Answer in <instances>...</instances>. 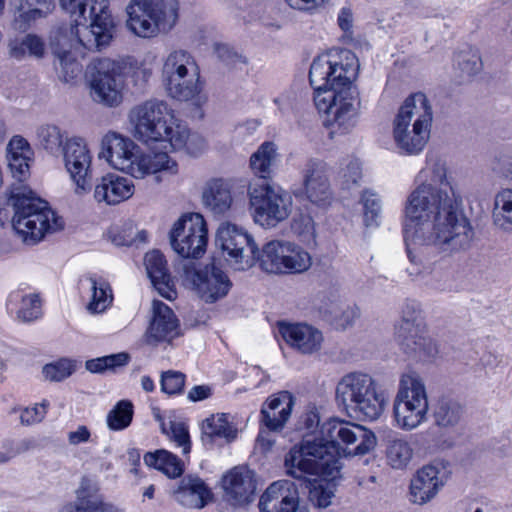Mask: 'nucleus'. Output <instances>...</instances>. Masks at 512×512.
I'll list each match as a JSON object with an SVG mask.
<instances>
[{"instance_id":"obj_1","label":"nucleus","mask_w":512,"mask_h":512,"mask_svg":"<svg viewBox=\"0 0 512 512\" xmlns=\"http://www.w3.org/2000/svg\"><path fill=\"white\" fill-rule=\"evenodd\" d=\"M419 183L408 194L404 205L403 232L408 258L421 265L418 246L431 245L444 253L467 250L474 230L461 209L447 161L430 153L417 177Z\"/></svg>"},{"instance_id":"obj_2","label":"nucleus","mask_w":512,"mask_h":512,"mask_svg":"<svg viewBox=\"0 0 512 512\" xmlns=\"http://www.w3.org/2000/svg\"><path fill=\"white\" fill-rule=\"evenodd\" d=\"M352 52L333 48L316 57L309 71L313 102L329 130V138L348 135L352 129Z\"/></svg>"},{"instance_id":"obj_3","label":"nucleus","mask_w":512,"mask_h":512,"mask_svg":"<svg viewBox=\"0 0 512 512\" xmlns=\"http://www.w3.org/2000/svg\"><path fill=\"white\" fill-rule=\"evenodd\" d=\"M349 425V422L330 419L321 426V439L304 440L300 445L292 447L285 457L287 473L294 478L311 474L335 479L340 473L339 460L335 454L341 443H352Z\"/></svg>"},{"instance_id":"obj_4","label":"nucleus","mask_w":512,"mask_h":512,"mask_svg":"<svg viewBox=\"0 0 512 512\" xmlns=\"http://www.w3.org/2000/svg\"><path fill=\"white\" fill-rule=\"evenodd\" d=\"M128 118L135 138L143 143L168 142L175 150L186 147L189 151L193 142L199 143L200 149L204 147V140L191 135L164 100L154 98L135 105Z\"/></svg>"},{"instance_id":"obj_5","label":"nucleus","mask_w":512,"mask_h":512,"mask_svg":"<svg viewBox=\"0 0 512 512\" xmlns=\"http://www.w3.org/2000/svg\"><path fill=\"white\" fill-rule=\"evenodd\" d=\"M432 107L425 94L418 92L405 99L392 123V136L401 154L419 155L430 139Z\"/></svg>"},{"instance_id":"obj_6","label":"nucleus","mask_w":512,"mask_h":512,"mask_svg":"<svg viewBox=\"0 0 512 512\" xmlns=\"http://www.w3.org/2000/svg\"><path fill=\"white\" fill-rule=\"evenodd\" d=\"M135 147L132 140L118 133L109 132L102 138L99 157L107 160L115 169L138 179L161 171L170 174L178 172L177 163L166 152L136 154Z\"/></svg>"},{"instance_id":"obj_7","label":"nucleus","mask_w":512,"mask_h":512,"mask_svg":"<svg viewBox=\"0 0 512 512\" xmlns=\"http://www.w3.org/2000/svg\"><path fill=\"white\" fill-rule=\"evenodd\" d=\"M7 203L14 211L12 226L27 244L38 243L45 233L58 228L55 214L47 202L23 184L11 188Z\"/></svg>"},{"instance_id":"obj_8","label":"nucleus","mask_w":512,"mask_h":512,"mask_svg":"<svg viewBox=\"0 0 512 512\" xmlns=\"http://www.w3.org/2000/svg\"><path fill=\"white\" fill-rule=\"evenodd\" d=\"M127 29L137 37L150 39L167 34L179 17L178 0H131L126 6Z\"/></svg>"},{"instance_id":"obj_9","label":"nucleus","mask_w":512,"mask_h":512,"mask_svg":"<svg viewBox=\"0 0 512 512\" xmlns=\"http://www.w3.org/2000/svg\"><path fill=\"white\" fill-rule=\"evenodd\" d=\"M428 411V395L423 379L414 372L403 374L393 403L397 426L404 431H412L426 422Z\"/></svg>"},{"instance_id":"obj_10","label":"nucleus","mask_w":512,"mask_h":512,"mask_svg":"<svg viewBox=\"0 0 512 512\" xmlns=\"http://www.w3.org/2000/svg\"><path fill=\"white\" fill-rule=\"evenodd\" d=\"M90 25L81 24L75 18V24L59 30L60 42L66 43L69 49L83 47L89 51H100L107 47L113 37V20L105 1L101 0L96 13H87Z\"/></svg>"},{"instance_id":"obj_11","label":"nucleus","mask_w":512,"mask_h":512,"mask_svg":"<svg viewBox=\"0 0 512 512\" xmlns=\"http://www.w3.org/2000/svg\"><path fill=\"white\" fill-rule=\"evenodd\" d=\"M249 200L256 223L275 227L286 220L292 211V196L270 181L254 182L249 187Z\"/></svg>"},{"instance_id":"obj_12","label":"nucleus","mask_w":512,"mask_h":512,"mask_svg":"<svg viewBox=\"0 0 512 512\" xmlns=\"http://www.w3.org/2000/svg\"><path fill=\"white\" fill-rule=\"evenodd\" d=\"M256 261L267 273L300 274L312 265L310 254L298 244L286 240H271L256 253Z\"/></svg>"},{"instance_id":"obj_13","label":"nucleus","mask_w":512,"mask_h":512,"mask_svg":"<svg viewBox=\"0 0 512 512\" xmlns=\"http://www.w3.org/2000/svg\"><path fill=\"white\" fill-rule=\"evenodd\" d=\"M216 245L224 259L236 270H245L256 262L258 247L248 232L235 224L221 223L216 233Z\"/></svg>"},{"instance_id":"obj_14","label":"nucleus","mask_w":512,"mask_h":512,"mask_svg":"<svg viewBox=\"0 0 512 512\" xmlns=\"http://www.w3.org/2000/svg\"><path fill=\"white\" fill-rule=\"evenodd\" d=\"M207 241L206 222L199 213L183 215L170 232L173 250L184 258L201 257L206 250Z\"/></svg>"},{"instance_id":"obj_15","label":"nucleus","mask_w":512,"mask_h":512,"mask_svg":"<svg viewBox=\"0 0 512 512\" xmlns=\"http://www.w3.org/2000/svg\"><path fill=\"white\" fill-rule=\"evenodd\" d=\"M122 66L119 62L102 58L97 60L91 74V96L107 107H116L122 102Z\"/></svg>"},{"instance_id":"obj_16","label":"nucleus","mask_w":512,"mask_h":512,"mask_svg":"<svg viewBox=\"0 0 512 512\" xmlns=\"http://www.w3.org/2000/svg\"><path fill=\"white\" fill-rule=\"evenodd\" d=\"M64 165L75 185L74 193L84 196L91 191L92 155L84 138H67L62 148Z\"/></svg>"},{"instance_id":"obj_17","label":"nucleus","mask_w":512,"mask_h":512,"mask_svg":"<svg viewBox=\"0 0 512 512\" xmlns=\"http://www.w3.org/2000/svg\"><path fill=\"white\" fill-rule=\"evenodd\" d=\"M184 281L189 283L197 295L206 303H215L224 298L232 287L227 274L214 264L203 268L184 267Z\"/></svg>"},{"instance_id":"obj_18","label":"nucleus","mask_w":512,"mask_h":512,"mask_svg":"<svg viewBox=\"0 0 512 512\" xmlns=\"http://www.w3.org/2000/svg\"><path fill=\"white\" fill-rule=\"evenodd\" d=\"M450 477L447 463L434 461L420 468L410 482V501L424 505L433 500Z\"/></svg>"},{"instance_id":"obj_19","label":"nucleus","mask_w":512,"mask_h":512,"mask_svg":"<svg viewBox=\"0 0 512 512\" xmlns=\"http://www.w3.org/2000/svg\"><path fill=\"white\" fill-rule=\"evenodd\" d=\"M386 399L372 377L354 374V418L374 421L384 411Z\"/></svg>"},{"instance_id":"obj_20","label":"nucleus","mask_w":512,"mask_h":512,"mask_svg":"<svg viewBox=\"0 0 512 512\" xmlns=\"http://www.w3.org/2000/svg\"><path fill=\"white\" fill-rule=\"evenodd\" d=\"M395 338L407 354L426 358L433 357L438 353L437 344L430 337L426 323L396 327Z\"/></svg>"},{"instance_id":"obj_21","label":"nucleus","mask_w":512,"mask_h":512,"mask_svg":"<svg viewBox=\"0 0 512 512\" xmlns=\"http://www.w3.org/2000/svg\"><path fill=\"white\" fill-rule=\"evenodd\" d=\"M171 496L188 509H202L213 499V493L206 483L192 475L183 477L171 490Z\"/></svg>"},{"instance_id":"obj_22","label":"nucleus","mask_w":512,"mask_h":512,"mask_svg":"<svg viewBox=\"0 0 512 512\" xmlns=\"http://www.w3.org/2000/svg\"><path fill=\"white\" fill-rule=\"evenodd\" d=\"M178 335L179 322L172 309L159 300H153L152 318L145 334L147 343L171 341Z\"/></svg>"},{"instance_id":"obj_23","label":"nucleus","mask_w":512,"mask_h":512,"mask_svg":"<svg viewBox=\"0 0 512 512\" xmlns=\"http://www.w3.org/2000/svg\"><path fill=\"white\" fill-rule=\"evenodd\" d=\"M134 191L135 186L131 179L108 173L97 179L93 198L97 203L117 205L132 197Z\"/></svg>"},{"instance_id":"obj_24","label":"nucleus","mask_w":512,"mask_h":512,"mask_svg":"<svg viewBox=\"0 0 512 512\" xmlns=\"http://www.w3.org/2000/svg\"><path fill=\"white\" fill-rule=\"evenodd\" d=\"M304 190L307 199L317 206L325 207L331 203L332 191L323 162L311 160L307 163Z\"/></svg>"},{"instance_id":"obj_25","label":"nucleus","mask_w":512,"mask_h":512,"mask_svg":"<svg viewBox=\"0 0 512 512\" xmlns=\"http://www.w3.org/2000/svg\"><path fill=\"white\" fill-rule=\"evenodd\" d=\"M224 499L233 506H242L252 501L256 489L249 471L235 467L222 478Z\"/></svg>"},{"instance_id":"obj_26","label":"nucleus","mask_w":512,"mask_h":512,"mask_svg":"<svg viewBox=\"0 0 512 512\" xmlns=\"http://www.w3.org/2000/svg\"><path fill=\"white\" fill-rule=\"evenodd\" d=\"M279 333L289 346L302 354L317 352L323 341L321 331L308 324L280 323Z\"/></svg>"},{"instance_id":"obj_27","label":"nucleus","mask_w":512,"mask_h":512,"mask_svg":"<svg viewBox=\"0 0 512 512\" xmlns=\"http://www.w3.org/2000/svg\"><path fill=\"white\" fill-rule=\"evenodd\" d=\"M144 265L147 275L159 295L170 301L175 299L177 292L174 281L168 272L164 255L158 250L150 251L145 255Z\"/></svg>"},{"instance_id":"obj_28","label":"nucleus","mask_w":512,"mask_h":512,"mask_svg":"<svg viewBox=\"0 0 512 512\" xmlns=\"http://www.w3.org/2000/svg\"><path fill=\"white\" fill-rule=\"evenodd\" d=\"M60 512H121V510L105 502L92 482L83 478L76 491L75 502L64 505Z\"/></svg>"},{"instance_id":"obj_29","label":"nucleus","mask_w":512,"mask_h":512,"mask_svg":"<svg viewBox=\"0 0 512 512\" xmlns=\"http://www.w3.org/2000/svg\"><path fill=\"white\" fill-rule=\"evenodd\" d=\"M294 404L295 399L288 391L272 395L261 409V422L270 431L281 430L288 421Z\"/></svg>"},{"instance_id":"obj_30","label":"nucleus","mask_w":512,"mask_h":512,"mask_svg":"<svg viewBox=\"0 0 512 512\" xmlns=\"http://www.w3.org/2000/svg\"><path fill=\"white\" fill-rule=\"evenodd\" d=\"M201 439L205 445H224L236 440L238 429L225 413L213 414L206 418L201 427Z\"/></svg>"},{"instance_id":"obj_31","label":"nucleus","mask_w":512,"mask_h":512,"mask_svg":"<svg viewBox=\"0 0 512 512\" xmlns=\"http://www.w3.org/2000/svg\"><path fill=\"white\" fill-rule=\"evenodd\" d=\"M169 97L178 101H195L199 104L202 101L203 82L200 77V69L193 71L187 76L180 75L178 78L163 82Z\"/></svg>"},{"instance_id":"obj_32","label":"nucleus","mask_w":512,"mask_h":512,"mask_svg":"<svg viewBox=\"0 0 512 512\" xmlns=\"http://www.w3.org/2000/svg\"><path fill=\"white\" fill-rule=\"evenodd\" d=\"M54 9L52 0H19L15 6V29L26 31L37 20L47 17Z\"/></svg>"},{"instance_id":"obj_33","label":"nucleus","mask_w":512,"mask_h":512,"mask_svg":"<svg viewBox=\"0 0 512 512\" xmlns=\"http://www.w3.org/2000/svg\"><path fill=\"white\" fill-rule=\"evenodd\" d=\"M202 201L214 214L226 213L233 201L231 184L222 178L209 180L203 189Z\"/></svg>"},{"instance_id":"obj_34","label":"nucleus","mask_w":512,"mask_h":512,"mask_svg":"<svg viewBox=\"0 0 512 512\" xmlns=\"http://www.w3.org/2000/svg\"><path fill=\"white\" fill-rule=\"evenodd\" d=\"M199 70L194 56L184 49H173L164 58L161 69L162 83L180 75L187 76L193 71Z\"/></svg>"},{"instance_id":"obj_35","label":"nucleus","mask_w":512,"mask_h":512,"mask_svg":"<svg viewBox=\"0 0 512 512\" xmlns=\"http://www.w3.org/2000/svg\"><path fill=\"white\" fill-rule=\"evenodd\" d=\"M463 416V406L450 398L439 399L433 408L434 423L441 429H454L462 421Z\"/></svg>"},{"instance_id":"obj_36","label":"nucleus","mask_w":512,"mask_h":512,"mask_svg":"<svg viewBox=\"0 0 512 512\" xmlns=\"http://www.w3.org/2000/svg\"><path fill=\"white\" fill-rule=\"evenodd\" d=\"M90 284L91 296L86 305L90 314H102L113 303V292L110 284L103 278L91 275L87 278Z\"/></svg>"},{"instance_id":"obj_37","label":"nucleus","mask_w":512,"mask_h":512,"mask_svg":"<svg viewBox=\"0 0 512 512\" xmlns=\"http://www.w3.org/2000/svg\"><path fill=\"white\" fill-rule=\"evenodd\" d=\"M377 443V437L372 430L354 423V465L358 462L366 465L374 460Z\"/></svg>"},{"instance_id":"obj_38","label":"nucleus","mask_w":512,"mask_h":512,"mask_svg":"<svg viewBox=\"0 0 512 512\" xmlns=\"http://www.w3.org/2000/svg\"><path fill=\"white\" fill-rule=\"evenodd\" d=\"M492 222L498 230L512 233V188H504L496 193Z\"/></svg>"},{"instance_id":"obj_39","label":"nucleus","mask_w":512,"mask_h":512,"mask_svg":"<svg viewBox=\"0 0 512 512\" xmlns=\"http://www.w3.org/2000/svg\"><path fill=\"white\" fill-rule=\"evenodd\" d=\"M143 459L147 466L161 471L169 478L180 477L184 472L182 461L164 449L147 452Z\"/></svg>"},{"instance_id":"obj_40","label":"nucleus","mask_w":512,"mask_h":512,"mask_svg":"<svg viewBox=\"0 0 512 512\" xmlns=\"http://www.w3.org/2000/svg\"><path fill=\"white\" fill-rule=\"evenodd\" d=\"M277 148L273 142L262 143L250 157V166L259 177L256 182L269 181L272 167L276 161Z\"/></svg>"},{"instance_id":"obj_41","label":"nucleus","mask_w":512,"mask_h":512,"mask_svg":"<svg viewBox=\"0 0 512 512\" xmlns=\"http://www.w3.org/2000/svg\"><path fill=\"white\" fill-rule=\"evenodd\" d=\"M413 448L410 442L402 437L389 438L385 447L387 464L397 470L405 469L413 458Z\"/></svg>"},{"instance_id":"obj_42","label":"nucleus","mask_w":512,"mask_h":512,"mask_svg":"<svg viewBox=\"0 0 512 512\" xmlns=\"http://www.w3.org/2000/svg\"><path fill=\"white\" fill-rule=\"evenodd\" d=\"M45 50L44 40L35 34H27L21 40H14L9 43L10 55L18 60L25 58L27 55L42 58Z\"/></svg>"},{"instance_id":"obj_43","label":"nucleus","mask_w":512,"mask_h":512,"mask_svg":"<svg viewBox=\"0 0 512 512\" xmlns=\"http://www.w3.org/2000/svg\"><path fill=\"white\" fill-rule=\"evenodd\" d=\"M306 489L309 502L317 508H327L335 496V483L326 479L309 480Z\"/></svg>"},{"instance_id":"obj_44","label":"nucleus","mask_w":512,"mask_h":512,"mask_svg":"<svg viewBox=\"0 0 512 512\" xmlns=\"http://www.w3.org/2000/svg\"><path fill=\"white\" fill-rule=\"evenodd\" d=\"M39 144L50 154L56 155L62 152L64 132L54 124H44L36 131Z\"/></svg>"},{"instance_id":"obj_45","label":"nucleus","mask_w":512,"mask_h":512,"mask_svg":"<svg viewBox=\"0 0 512 512\" xmlns=\"http://www.w3.org/2000/svg\"><path fill=\"white\" fill-rule=\"evenodd\" d=\"M134 414L133 404L129 400H120L108 412L106 422L110 430L121 431L132 422Z\"/></svg>"},{"instance_id":"obj_46","label":"nucleus","mask_w":512,"mask_h":512,"mask_svg":"<svg viewBox=\"0 0 512 512\" xmlns=\"http://www.w3.org/2000/svg\"><path fill=\"white\" fill-rule=\"evenodd\" d=\"M61 51L57 52L59 65L57 66L60 79L64 82H71L77 78L82 71L81 64L72 56L71 52L67 50L66 43L60 42Z\"/></svg>"},{"instance_id":"obj_47","label":"nucleus","mask_w":512,"mask_h":512,"mask_svg":"<svg viewBox=\"0 0 512 512\" xmlns=\"http://www.w3.org/2000/svg\"><path fill=\"white\" fill-rule=\"evenodd\" d=\"M129 359V354L120 352L117 354H111L87 360L85 367L91 373H103L107 370H114L117 367L125 366L128 364Z\"/></svg>"},{"instance_id":"obj_48","label":"nucleus","mask_w":512,"mask_h":512,"mask_svg":"<svg viewBox=\"0 0 512 512\" xmlns=\"http://www.w3.org/2000/svg\"><path fill=\"white\" fill-rule=\"evenodd\" d=\"M359 204L362 206L365 226L378 225L381 211V201L378 195L371 190H364L360 196Z\"/></svg>"},{"instance_id":"obj_49","label":"nucleus","mask_w":512,"mask_h":512,"mask_svg":"<svg viewBox=\"0 0 512 512\" xmlns=\"http://www.w3.org/2000/svg\"><path fill=\"white\" fill-rule=\"evenodd\" d=\"M291 229L303 243L307 245L315 243V223L310 215L303 213L296 215L292 219Z\"/></svg>"},{"instance_id":"obj_50","label":"nucleus","mask_w":512,"mask_h":512,"mask_svg":"<svg viewBox=\"0 0 512 512\" xmlns=\"http://www.w3.org/2000/svg\"><path fill=\"white\" fill-rule=\"evenodd\" d=\"M60 7L71 17L87 20V13H96L100 1L97 0H59Z\"/></svg>"},{"instance_id":"obj_51","label":"nucleus","mask_w":512,"mask_h":512,"mask_svg":"<svg viewBox=\"0 0 512 512\" xmlns=\"http://www.w3.org/2000/svg\"><path fill=\"white\" fill-rule=\"evenodd\" d=\"M75 367L74 361L63 358L46 364L42 369V373L46 380L60 382L72 375Z\"/></svg>"},{"instance_id":"obj_52","label":"nucleus","mask_w":512,"mask_h":512,"mask_svg":"<svg viewBox=\"0 0 512 512\" xmlns=\"http://www.w3.org/2000/svg\"><path fill=\"white\" fill-rule=\"evenodd\" d=\"M425 323L420 302L407 299L401 307L400 322L396 327H408L414 324Z\"/></svg>"},{"instance_id":"obj_53","label":"nucleus","mask_w":512,"mask_h":512,"mask_svg":"<svg viewBox=\"0 0 512 512\" xmlns=\"http://www.w3.org/2000/svg\"><path fill=\"white\" fill-rule=\"evenodd\" d=\"M186 376L180 371L168 370L161 374V390L168 395L181 394L184 390Z\"/></svg>"},{"instance_id":"obj_54","label":"nucleus","mask_w":512,"mask_h":512,"mask_svg":"<svg viewBox=\"0 0 512 512\" xmlns=\"http://www.w3.org/2000/svg\"><path fill=\"white\" fill-rule=\"evenodd\" d=\"M42 314L41 300L37 294H30L22 297V305L17 312V317L24 322H31L38 319Z\"/></svg>"},{"instance_id":"obj_55","label":"nucleus","mask_w":512,"mask_h":512,"mask_svg":"<svg viewBox=\"0 0 512 512\" xmlns=\"http://www.w3.org/2000/svg\"><path fill=\"white\" fill-rule=\"evenodd\" d=\"M493 174L505 181L512 182V154L499 152L491 162Z\"/></svg>"},{"instance_id":"obj_56","label":"nucleus","mask_w":512,"mask_h":512,"mask_svg":"<svg viewBox=\"0 0 512 512\" xmlns=\"http://www.w3.org/2000/svg\"><path fill=\"white\" fill-rule=\"evenodd\" d=\"M457 65L463 76L470 77L481 69V59L476 53L462 52L457 56Z\"/></svg>"},{"instance_id":"obj_57","label":"nucleus","mask_w":512,"mask_h":512,"mask_svg":"<svg viewBox=\"0 0 512 512\" xmlns=\"http://www.w3.org/2000/svg\"><path fill=\"white\" fill-rule=\"evenodd\" d=\"M29 160L30 154H12L7 156L8 166L13 174V177L16 178L19 182H22L29 174Z\"/></svg>"},{"instance_id":"obj_58","label":"nucleus","mask_w":512,"mask_h":512,"mask_svg":"<svg viewBox=\"0 0 512 512\" xmlns=\"http://www.w3.org/2000/svg\"><path fill=\"white\" fill-rule=\"evenodd\" d=\"M48 406L49 402L47 400H43L40 404H35L33 407L25 408L20 415L21 423L32 425L41 422L47 413Z\"/></svg>"},{"instance_id":"obj_59","label":"nucleus","mask_w":512,"mask_h":512,"mask_svg":"<svg viewBox=\"0 0 512 512\" xmlns=\"http://www.w3.org/2000/svg\"><path fill=\"white\" fill-rule=\"evenodd\" d=\"M109 239L116 246H130L135 241V236L131 226L129 227H113L108 232Z\"/></svg>"},{"instance_id":"obj_60","label":"nucleus","mask_w":512,"mask_h":512,"mask_svg":"<svg viewBox=\"0 0 512 512\" xmlns=\"http://www.w3.org/2000/svg\"><path fill=\"white\" fill-rule=\"evenodd\" d=\"M336 399L346 409L349 402H352V374L345 375L336 388Z\"/></svg>"},{"instance_id":"obj_61","label":"nucleus","mask_w":512,"mask_h":512,"mask_svg":"<svg viewBox=\"0 0 512 512\" xmlns=\"http://www.w3.org/2000/svg\"><path fill=\"white\" fill-rule=\"evenodd\" d=\"M171 431L173 441L182 448L183 454H188L191 449L188 430L182 424H173Z\"/></svg>"},{"instance_id":"obj_62","label":"nucleus","mask_w":512,"mask_h":512,"mask_svg":"<svg viewBox=\"0 0 512 512\" xmlns=\"http://www.w3.org/2000/svg\"><path fill=\"white\" fill-rule=\"evenodd\" d=\"M30 154V147L28 142L20 136L13 137L7 147V156L10 155Z\"/></svg>"},{"instance_id":"obj_63","label":"nucleus","mask_w":512,"mask_h":512,"mask_svg":"<svg viewBox=\"0 0 512 512\" xmlns=\"http://www.w3.org/2000/svg\"><path fill=\"white\" fill-rule=\"evenodd\" d=\"M91 433L89 429L84 426L80 425L75 431H70L68 433V442L70 445H79L82 443H87L90 440Z\"/></svg>"},{"instance_id":"obj_64","label":"nucleus","mask_w":512,"mask_h":512,"mask_svg":"<svg viewBox=\"0 0 512 512\" xmlns=\"http://www.w3.org/2000/svg\"><path fill=\"white\" fill-rule=\"evenodd\" d=\"M212 395V388L208 385H197L191 388L187 398L191 402H198L208 399Z\"/></svg>"}]
</instances>
